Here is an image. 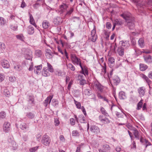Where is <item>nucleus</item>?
I'll use <instances>...</instances> for the list:
<instances>
[{"mask_svg": "<svg viewBox=\"0 0 152 152\" xmlns=\"http://www.w3.org/2000/svg\"><path fill=\"white\" fill-rule=\"evenodd\" d=\"M132 2L136 3V6L137 7L138 10L139 12L141 13V15L145 14V11L144 8L145 7V5L143 3H141L139 2V0H131Z\"/></svg>", "mask_w": 152, "mask_h": 152, "instance_id": "obj_1", "label": "nucleus"}, {"mask_svg": "<svg viewBox=\"0 0 152 152\" xmlns=\"http://www.w3.org/2000/svg\"><path fill=\"white\" fill-rule=\"evenodd\" d=\"M50 142V139L48 135L45 134L42 136L41 142L43 144L46 146L49 145Z\"/></svg>", "mask_w": 152, "mask_h": 152, "instance_id": "obj_2", "label": "nucleus"}, {"mask_svg": "<svg viewBox=\"0 0 152 152\" xmlns=\"http://www.w3.org/2000/svg\"><path fill=\"white\" fill-rule=\"evenodd\" d=\"M121 16L123 17L128 22L129 20H132L133 18L132 17L131 14L129 12H126L121 14Z\"/></svg>", "mask_w": 152, "mask_h": 152, "instance_id": "obj_3", "label": "nucleus"}, {"mask_svg": "<svg viewBox=\"0 0 152 152\" xmlns=\"http://www.w3.org/2000/svg\"><path fill=\"white\" fill-rule=\"evenodd\" d=\"M91 132L95 134H97L100 132V129L99 128L96 126H92L90 128Z\"/></svg>", "mask_w": 152, "mask_h": 152, "instance_id": "obj_4", "label": "nucleus"}, {"mask_svg": "<svg viewBox=\"0 0 152 152\" xmlns=\"http://www.w3.org/2000/svg\"><path fill=\"white\" fill-rule=\"evenodd\" d=\"M71 59L72 62L74 64L78 65L80 59L78 58L75 55L72 54L71 56Z\"/></svg>", "mask_w": 152, "mask_h": 152, "instance_id": "obj_5", "label": "nucleus"}, {"mask_svg": "<svg viewBox=\"0 0 152 152\" xmlns=\"http://www.w3.org/2000/svg\"><path fill=\"white\" fill-rule=\"evenodd\" d=\"M68 7V6L67 4H66L63 3L59 6V9L60 12L61 13H63L66 10Z\"/></svg>", "mask_w": 152, "mask_h": 152, "instance_id": "obj_6", "label": "nucleus"}, {"mask_svg": "<svg viewBox=\"0 0 152 152\" xmlns=\"http://www.w3.org/2000/svg\"><path fill=\"white\" fill-rule=\"evenodd\" d=\"M9 145L10 146L12 147V149L14 150H15L17 148V145L16 142L13 140H11V139L8 140Z\"/></svg>", "mask_w": 152, "mask_h": 152, "instance_id": "obj_7", "label": "nucleus"}, {"mask_svg": "<svg viewBox=\"0 0 152 152\" xmlns=\"http://www.w3.org/2000/svg\"><path fill=\"white\" fill-rule=\"evenodd\" d=\"M110 148L107 144H105L102 146V149H99V152H107L110 149Z\"/></svg>", "mask_w": 152, "mask_h": 152, "instance_id": "obj_8", "label": "nucleus"}, {"mask_svg": "<svg viewBox=\"0 0 152 152\" xmlns=\"http://www.w3.org/2000/svg\"><path fill=\"white\" fill-rule=\"evenodd\" d=\"M53 95H50L44 100L43 104L45 107H47L48 104H49L50 103L51 100L53 98Z\"/></svg>", "mask_w": 152, "mask_h": 152, "instance_id": "obj_9", "label": "nucleus"}, {"mask_svg": "<svg viewBox=\"0 0 152 152\" xmlns=\"http://www.w3.org/2000/svg\"><path fill=\"white\" fill-rule=\"evenodd\" d=\"M10 124L8 122H6L3 125V130L5 132H7L10 130Z\"/></svg>", "mask_w": 152, "mask_h": 152, "instance_id": "obj_10", "label": "nucleus"}, {"mask_svg": "<svg viewBox=\"0 0 152 152\" xmlns=\"http://www.w3.org/2000/svg\"><path fill=\"white\" fill-rule=\"evenodd\" d=\"M25 57L28 60H30L32 58V52L29 50H27L25 53Z\"/></svg>", "mask_w": 152, "mask_h": 152, "instance_id": "obj_11", "label": "nucleus"}, {"mask_svg": "<svg viewBox=\"0 0 152 152\" xmlns=\"http://www.w3.org/2000/svg\"><path fill=\"white\" fill-rule=\"evenodd\" d=\"M120 46L122 47H124L126 48L129 47V41H120L119 43Z\"/></svg>", "mask_w": 152, "mask_h": 152, "instance_id": "obj_12", "label": "nucleus"}, {"mask_svg": "<svg viewBox=\"0 0 152 152\" xmlns=\"http://www.w3.org/2000/svg\"><path fill=\"white\" fill-rule=\"evenodd\" d=\"M138 92L141 97L144 96L145 92V88L143 87H140L138 89Z\"/></svg>", "mask_w": 152, "mask_h": 152, "instance_id": "obj_13", "label": "nucleus"}, {"mask_svg": "<svg viewBox=\"0 0 152 152\" xmlns=\"http://www.w3.org/2000/svg\"><path fill=\"white\" fill-rule=\"evenodd\" d=\"M1 63L2 66L4 68H9L10 67L9 62L6 60H2Z\"/></svg>", "mask_w": 152, "mask_h": 152, "instance_id": "obj_14", "label": "nucleus"}, {"mask_svg": "<svg viewBox=\"0 0 152 152\" xmlns=\"http://www.w3.org/2000/svg\"><path fill=\"white\" fill-rule=\"evenodd\" d=\"M108 65L110 68H112L115 65V59L112 57H110L108 59Z\"/></svg>", "mask_w": 152, "mask_h": 152, "instance_id": "obj_15", "label": "nucleus"}, {"mask_svg": "<svg viewBox=\"0 0 152 152\" xmlns=\"http://www.w3.org/2000/svg\"><path fill=\"white\" fill-rule=\"evenodd\" d=\"M112 81L114 85L116 86L120 83V79L118 76H115L113 77Z\"/></svg>", "mask_w": 152, "mask_h": 152, "instance_id": "obj_16", "label": "nucleus"}, {"mask_svg": "<svg viewBox=\"0 0 152 152\" xmlns=\"http://www.w3.org/2000/svg\"><path fill=\"white\" fill-rule=\"evenodd\" d=\"M140 141L143 144V145H145V148H146L148 146L151 145V143L150 142H148L147 140H146L143 137L141 138Z\"/></svg>", "mask_w": 152, "mask_h": 152, "instance_id": "obj_17", "label": "nucleus"}, {"mask_svg": "<svg viewBox=\"0 0 152 152\" xmlns=\"http://www.w3.org/2000/svg\"><path fill=\"white\" fill-rule=\"evenodd\" d=\"M140 76L145 81L148 85L149 86V85L151 83V81L148 77L143 74H141Z\"/></svg>", "mask_w": 152, "mask_h": 152, "instance_id": "obj_18", "label": "nucleus"}, {"mask_svg": "<svg viewBox=\"0 0 152 152\" xmlns=\"http://www.w3.org/2000/svg\"><path fill=\"white\" fill-rule=\"evenodd\" d=\"M94 84L95 86L101 92H103L104 89L103 87L98 82H95Z\"/></svg>", "mask_w": 152, "mask_h": 152, "instance_id": "obj_19", "label": "nucleus"}, {"mask_svg": "<svg viewBox=\"0 0 152 152\" xmlns=\"http://www.w3.org/2000/svg\"><path fill=\"white\" fill-rule=\"evenodd\" d=\"M133 19V18L132 19V20H129L128 21V22H126L127 23V26L130 29L133 28L134 26V23L132 21Z\"/></svg>", "mask_w": 152, "mask_h": 152, "instance_id": "obj_20", "label": "nucleus"}, {"mask_svg": "<svg viewBox=\"0 0 152 152\" xmlns=\"http://www.w3.org/2000/svg\"><path fill=\"white\" fill-rule=\"evenodd\" d=\"M117 52L120 56H122L124 54V48L123 47L119 46L117 49Z\"/></svg>", "mask_w": 152, "mask_h": 152, "instance_id": "obj_21", "label": "nucleus"}, {"mask_svg": "<svg viewBox=\"0 0 152 152\" xmlns=\"http://www.w3.org/2000/svg\"><path fill=\"white\" fill-rule=\"evenodd\" d=\"M42 74L43 76L45 77H48L50 75V73L48 72V69H46V67L43 68Z\"/></svg>", "mask_w": 152, "mask_h": 152, "instance_id": "obj_22", "label": "nucleus"}, {"mask_svg": "<svg viewBox=\"0 0 152 152\" xmlns=\"http://www.w3.org/2000/svg\"><path fill=\"white\" fill-rule=\"evenodd\" d=\"M53 22L55 24L58 25L61 24L62 22V20L60 17H57L54 19Z\"/></svg>", "mask_w": 152, "mask_h": 152, "instance_id": "obj_23", "label": "nucleus"}, {"mask_svg": "<svg viewBox=\"0 0 152 152\" xmlns=\"http://www.w3.org/2000/svg\"><path fill=\"white\" fill-rule=\"evenodd\" d=\"M28 104H30L31 106H33L34 104V98L32 96H29L28 99Z\"/></svg>", "mask_w": 152, "mask_h": 152, "instance_id": "obj_24", "label": "nucleus"}, {"mask_svg": "<svg viewBox=\"0 0 152 152\" xmlns=\"http://www.w3.org/2000/svg\"><path fill=\"white\" fill-rule=\"evenodd\" d=\"M46 53L45 55L48 58H52L53 57L51 51L49 49H47L46 50Z\"/></svg>", "mask_w": 152, "mask_h": 152, "instance_id": "obj_25", "label": "nucleus"}, {"mask_svg": "<svg viewBox=\"0 0 152 152\" xmlns=\"http://www.w3.org/2000/svg\"><path fill=\"white\" fill-rule=\"evenodd\" d=\"M50 26L49 22L47 20H44L42 23L43 28L44 29L47 28Z\"/></svg>", "mask_w": 152, "mask_h": 152, "instance_id": "obj_26", "label": "nucleus"}, {"mask_svg": "<svg viewBox=\"0 0 152 152\" xmlns=\"http://www.w3.org/2000/svg\"><path fill=\"white\" fill-rule=\"evenodd\" d=\"M29 127L28 125H27L26 123H23L21 124L20 125V128L23 130H26L28 129Z\"/></svg>", "mask_w": 152, "mask_h": 152, "instance_id": "obj_27", "label": "nucleus"}, {"mask_svg": "<svg viewBox=\"0 0 152 152\" xmlns=\"http://www.w3.org/2000/svg\"><path fill=\"white\" fill-rule=\"evenodd\" d=\"M143 57L145 61L147 63L149 64L151 62L152 58L151 56L149 55L148 56H144Z\"/></svg>", "mask_w": 152, "mask_h": 152, "instance_id": "obj_28", "label": "nucleus"}, {"mask_svg": "<svg viewBox=\"0 0 152 152\" xmlns=\"http://www.w3.org/2000/svg\"><path fill=\"white\" fill-rule=\"evenodd\" d=\"M138 45L140 48H143L145 46V44L144 40L143 38H140L138 40Z\"/></svg>", "mask_w": 152, "mask_h": 152, "instance_id": "obj_29", "label": "nucleus"}, {"mask_svg": "<svg viewBox=\"0 0 152 152\" xmlns=\"http://www.w3.org/2000/svg\"><path fill=\"white\" fill-rule=\"evenodd\" d=\"M119 97L121 99H126V97L125 93L123 91L120 92L119 94Z\"/></svg>", "mask_w": 152, "mask_h": 152, "instance_id": "obj_30", "label": "nucleus"}, {"mask_svg": "<svg viewBox=\"0 0 152 152\" xmlns=\"http://www.w3.org/2000/svg\"><path fill=\"white\" fill-rule=\"evenodd\" d=\"M42 53L39 50H36L35 52V55L36 57H40L42 55Z\"/></svg>", "mask_w": 152, "mask_h": 152, "instance_id": "obj_31", "label": "nucleus"}, {"mask_svg": "<svg viewBox=\"0 0 152 152\" xmlns=\"http://www.w3.org/2000/svg\"><path fill=\"white\" fill-rule=\"evenodd\" d=\"M148 68V66L143 64H140V69L141 71H144Z\"/></svg>", "mask_w": 152, "mask_h": 152, "instance_id": "obj_32", "label": "nucleus"}, {"mask_svg": "<svg viewBox=\"0 0 152 152\" xmlns=\"http://www.w3.org/2000/svg\"><path fill=\"white\" fill-rule=\"evenodd\" d=\"M133 133L136 138L138 139H140V134L137 129H135L133 131Z\"/></svg>", "mask_w": 152, "mask_h": 152, "instance_id": "obj_33", "label": "nucleus"}, {"mask_svg": "<svg viewBox=\"0 0 152 152\" xmlns=\"http://www.w3.org/2000/svg\"><path fill=\"white\" fill-rule=\"evenodd\" d=\"M26 116L27 118L31 119H32L34 118L35 115L31 112L27 113L26 114Z\"/></svg>", "mask_w": 152, "mask_h": 152, "instance_id": "obj_34", "label": "nucleus"}, {"mask_svg": "<svg viewBox=\"0 0 152 152\" xmlns=\"http://www.w3.org/2000/svg\"><path fill=\"white\" fill-rule=\"evenodd\" d=\"M97 96L100 99H102L103 101L106 102L107 103H109L108 99L105 96H102L100 94H98Z\"/></svg>", "mask_w": 152, "mask_h": 152, "instance_id": "obj_35", "label": "nucleus"}, {"mask_svg": "<svg viewBox=\"0 0 152 152\" xmlns=\"http://www.w3.org/2000/svg\"><path fill=\"white\" fill-rule=\"evenodd\" d=\"M30 23L36 27H37V25L35 24L34 18L31 15H30Z\"/></svg>", "mask_w": 152, "mask_h": 152, "instance_id": "obj_36", "label": "nucleus"}, {"mask_svg": "<svg viewBox=\"0 0 152 152\" xmlns=\"http://www.w3.org/2000/svg\"><path fill=\"white\" fill-rule=\"evenodd\" d=\"M79 120L81 123H86V121L85 120V117L83 115H80L79 116Z\"/></svg>", "mask_w": 152, "mask_h": 152, "instance_id": "obj_37", "label": "nucleus"}, {"mask_svg": "<svg viewBox=\"0 0 152 152\" xmlns=\"http://www.w3.org/2000/svg\"><path fill=\"white\" fill-rule=\"evenodd\" d=\"M7 23L6 20L3 18L0 17V24L1 26H4Z\"/></svg>", "mask_w": 152, "mask_h": 152, "instance_id": "obj_38", "label": "nucleus"}, {"mask_svg": "<svg viewBox=\"0 0 152 152\" xmlns=\"http://www.w3.org/2000/svg\"><path fill=\"white\" fill-rule=\"evenodd\" d=\"M47 66L48 68V71H50V72H53L54 71V69L53 68V67L49 63L47 62Z\"/></svg>", "mask_w": 152, "mask_h": 152, "instance_id": "obj_39", "label": "nucleus"}, {"mask_svg": "<svg viewBox=\"0 0 152 152\" xmlns=\"http://www.w3.org/2000/svg\"><path fill=\"white\" fill-rule=\"evenodd\" d=\"M6 48L5 44L3 42H0V49L1 52H4Z\"/></svg>", "mask_w": 152, "mask_h": 152, "instance_id": "obj_40", "label": "nucleus"}, {"mask_svg": "<svg viewBox=\"0 0 152 152\" xmlns=\"http://www.w3.org/2000/svg\"><path fill=\"white\" fill-rule=\"evenodd\" d=\"M143 100L142 99L140 100V101L137 104V110H139L141 109L142 107L143 103L142 101Z\"/></svg>", "mask_w": 152, "mask_h": 152, "instance_id": "obj_41", "label": "nucleus"}, {"mask_svg": "<svg viewBox=\"0 0 152 152\" xmlns=\"http://www.w3.org/2000/svg\"><path fill=\"white\" fill-rule=\"evenodd\" d=\"M28 34H32L34 32V28L31 26H30L28 27Z\"/></svg>", "mask_w": 152, "mask_h": 152, "instance_id": "obj_42", "label": "nucleus"}, {"mask_svg": "<svg viewBox=\"0 0 152 152\" xmlns=\"http://www.w3.org/2000/svg\"><path fill=\"white\" fill-rule=\"evenodd\" d=\"M67 67L70 69L71 70L74 71L75 70V66L71 63H69L67 64Z\"/></svg>", "mask_w": 152, "mask_h": 152, "instance_id": "obj_43", "label": "nucleus"}, {"mask_svg": "<svg viewBox=\"0 0 152 152\" xmlns=\"http://www.w3.org/2000/svg\"><path fill=\"white\" fill-rule=\"evenodd\" d=\"M100 110L101 112L103 114L106 116H107L108 115V113L107 112L104 108L101 107L100 108Z\"/></svg>", "mask_w": 152, "mask_h": 152, "instance_id": "obj_44", "label": "nucleus"}, {"mask_svg": "<svg viewBox=\"0 0 152 152\" xmlns=\"http://www.w3.org/2000/svg\"><path fill=\"white\" fill-rule=\"evenodd\" d=\"M114 24L115 25H121L122 24V23L121 21L120 20H118V19H116L115 20Z\"/></svg>", "mask_w": 152, "mask_h": 152, "instance_id": "obj_45", "label": "nucleus"}, {"mask_svg": "<svg viewBox=\"0 0 152 152\" xmlns=\"http://www.w3.org/2000/svg\"><path fill=\"white\" fill-rule=\"evenodd\" d=\"M101 122L104 124H107L110 123V121L105 117Z\"/></svg>", "mask_w": 152, "mask_h": 152, "instance_id": "obj_46", "label": "nucleus"}, {"mask_svg": "<svg viewBox=\"0 0 152 152\" xmlns=\"http://www.w3.org/2000/svg\"><path fill=\"white\" fill-rule=\"evenodd\" d=\"M73 8L72 7L69 10L67 11L65 15L66 16L70 15L72 14V13L73 12Z\"/></svg>", "mask_w": 152, "mask_h": 152, "instance_id": "obj_47", "label": "nucleus"}, {"mask_svg": "<svg viewBox=\"0 0 152 152\" xmlns=\"http://www.w3.org/2000/svg\"><path fill=\"white\" fill-rule=\"evenodd\" d=\"M75 103L78 109H80L81 108V104L80 102H78L76 101L75 99L74 100Z\"/></svg>", "mask_w": 152, "mask_h": 152, "instance_id": "obj_48", "label": "nucleus"}, {"mask_svg": "<svg viewBox=\"0 0 152 152\" xmlns=\"http://www.w3.org/2000/svg\"><path fill=\"white\" fill-rule=\"evenodd\" d=\"M73 136H78L79 135V132L77 130H74L72 132Z\"/></svg>", "mask_w": 152, "mask_h": 152, "instance_id": "obj_49", "label": "nucleus"}, {"mask_svg": "<svg viewBox=\"0 0 152 152\" xmlns=\"http://www.w3.org/2000/svg\"><path fill=\"white\" fill-rule=\"evenodd\" d=\"M115 114L117 117L118 118H122L124 114V113H123L122 114V113H120L118 112H115Z\"/></svg>", "mask_w": 152, "mask_h": 152, "instance_id": "obj_50", "label": "nucleus"}, {"mask_svg": "<svg viewBox=\"0 0 152 152\" xmlns=\"http://www.w3.org/2000/svg\"><path fill=\"white\" fill-rule=\"evenodd\" d=\"M52 104L54 106H56L58 104V101L55 99H53L52 101Z\"/></svg>", "mask_w": 152, "mask_h": 152, "instance_id": "obj_51", "label": "nucleus"}, {"mask_svg": "<svg viewBox=\"0 0 152 152\" xmlns=\"http://www.w3.org/2000/svg\"><path fill=\"white\" fill-rule=\"evenodd\" d=\"M6 117V113L4 112H1L0 113V118L3 119Z\"/></svg>", "mask_w": 152, "mask_h": 152, "instance_id": "obj_52", "label": "nucleus"}, {"mask_svg": "<svg viewBox=\"0 0 152 152\" xmlns=\"http://www.w3.org/2000/svg\"><path fill=\"white\" fill-rule=\"evenodd\" d=\"M4 95L7 97L10 96V93L7 90H5L4 92Z\"/></svg>", "mask_w": 152, "mask_h": 152, "instance_id": "obj_53", "label": "nucleus"}, {"mask_svg": "<svg viewBox=\"0 0 152 152\" xmlns=\"http://www.w3.org/2000/svg\"><path fill=\"white\" fill-rule=\"evenodd\" d=\"M83 69L84 71V72L85 73V74L86 75H88V70L87 68L85 66H84L83 68Z\"/></svg>", "mask_w": 152, "mask_h": 152, "instance_id": "obj_54", "label": "nucleus"}, {"mask_svg": "<svg viewBox=\"0 0 152 152\" xmlns=\"http://www.w3.org/2000/svg\"><path fill=\"white\" fill-rule=\"evenodd\" d=\"M9 80L12 82H13L16 80V78L14 76H12L9 77Z\"/></svg>", "mask_w": 152, "mask_h": 152, "instance_id": "obj_55", "label": "nucleus"}, {"mask_svg": "<svg viewBox=\"0 0 152 152\" xmlns=\"http://www.w3.org/2000/svg\"><path fill=\"white\" fill-rule=\"evenodd\" d=\"M16 37L17 39H19L22 41L23 40L24 37L22 34L19 35H17Z\"/></svg>", "mask_w": 152, "mask_h": 152, "instance_id": "obj_56", "label": "nucleus"}, {"mask_svg": "<svg viewBox=\"0 0 152 152\" xmlns=\"http://www.w3.org/2000/svg\"><path fill=\"white\" fill-rule=\"evenodd\" d=\"M70 123L72 125H74L75 124V121L74 118H71L70 119Z\"/></svg>", "mask_w": 152, "mask_h": 152, "instance_id": "obj_57", "label": "nucleus"}, {"mask_svg": "<svg viewBox=\"0 0 152 152\" xmlns=\"http://www.w3.org/2000/svg\"><path fill=\"white\" fill-rule=\"evenodd\" d=\"M38 148V146H36V147L32 148L29 149V151L31 152H34L37 150Z\"/></svg>", "mask_w": 152, "mask_h": 152, "instance_id": "obj_58", "label": "nucleus"}, {"mask_svg": "<svg viewBox=\"0 0 152 152\" xmlns=\"http://www.w3.org/2000/svg\"><path fill=\"white\" fill-rule=\"evenodd\" d=\"M79 80H80V85H83L84 84H86V80H85L84 79H82Z\"/></svg>", "mask_w": 152, "mask_h": 152, "instance_id": "obj_59", "label": "nucleus"}, {"mask_svg": "<svg viewBox=\"0 0 152 152\" xmlns=\"http://www.w3.org/2000/svg\"><path fill=\"white\" fill-rule=\"evenodd\" d=\"M106 28L108 29H110L112 26L111 23L109 22L106 23Z\"/></svg>", "mask_w": 152, "mask_h": 152, "instance_id": "obj_60", "label": "nucleus"}, {"mask_svg": "<svg viewBox=\"0 0 152 152\" xmlns=\"http://www.w3.org/2000/svg\"><path fill=\"white\" fill-rule=\"evenodd\" d=\"M20 66L19 65H16L14 66V68L15 71H19L20 70Z\"/></svg>", "mask_w": 152, "mask_h": 152, "instance_id": "obj_61", "label": "nucleus"}, {"mask_svg": "<svg viewBox=\"0 0 152 152\" xmlns=\"http://www.w3.org/2000/svg\"><path fill=\"white\" fill-rule=\"evenodd\" d=\"M54 123L56 126H58L59 124V121L57 118H55L54 119Z\"/></svg>", "mask_w": 152, "mask_h": 152, "instance_id": "obj_62", "label": "nucleus"}, {"mask_svg": "<svg viewBox=\"0 0 152 152\" xmlns=\"http://www.w3.org/2000/svg\"><path fill=\"white\" fill-rule=\"evenodd\" d=\"M91 41L94 42H95L96 41L97 38V35L91 36Z\"/></svg>", "mask_w": 152, "mask_h": 152, "instance_id": "obj_63", "label": "nucleus"}, {"mask_svg": "<svg viewBox=\"0 0 152 152\" xmlns=\"http://www.w3.org/2000/svg\"><path fill=\"white\" fill-rule=\"evenodd\" d=\"M5 78V77L3 74L0 73V82H1L4 80Z\"/></svg>", "mask_w": 152, "mask_h": 152, "instance_id": "obj_64", "label": "nucleus"}]
</instances>
